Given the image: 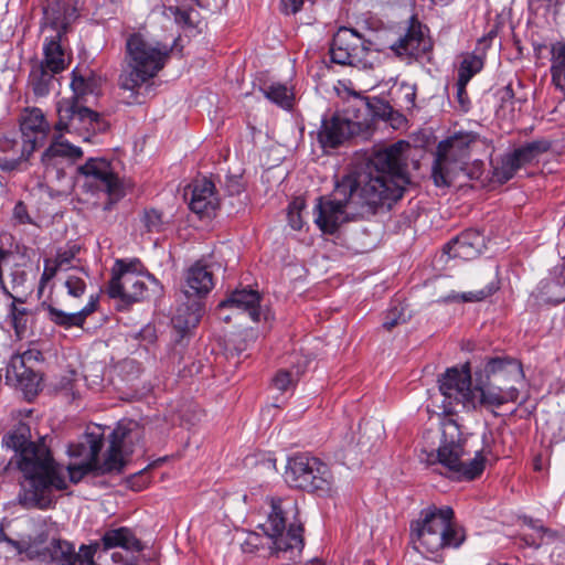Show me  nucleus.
I'll list each match as a JSON object with an SVG mask.
<instances>
[{
    "label": "nucleus",
    "instance_id": "f257e3e1",
    "mask_svg": "<svg viewBox=\"0 0 565 565\" xmlns=\"http://www.w3.org/2000/svg\"><path fill=\"white\" fill-rule=\"evenodd\" d=\"M408 146L406 141H397L379 149L339 179L328 200L318 199L315 207L318 227L334 234L349 221V214H361L363 209L374 213L377 207H391L402 199L409 183L403 154Z\"/></svg>",
    "mask_w": 565,
    "mask_h": 565
},
{
    "label": "nucleus",
    "instance_id": "f03ea898",
    "mask_svg": "<svg viewBox=\"0 0 565 565\" xmlns=\"http://www.w3.org/2000/svg\"><path fill=\"white\" fill-rule=\"evenodd\" d=\"M25 425L9 431L2 445L17 451V463L25 479L21 503L26 508L46 510L55 504L54 492L67 488L63 467L56 462L44 444L29 441Z\"/></svg>",
    "mask_w": 565,
    "mask_h": 565
},
{
    "label": "nucleus",
    "instance_id": "7ed1b4c3",
    "mask_svg": "<svg viewBox=\"0 0 565 565\" xmlns=\"http://www.w3.org/2000/svg\"><path fill=\"white\" fill-rule=\"evenodd\" d=\"M172 46L149 39L141 32H131L125 38L124 57L118 76V86L137 97L139 89L152 81L166 67Z\"/></svg>",
    "mask_w": 565,
    "mask_h": 565
},
{
    "label": "nucleus",
    "instance_id": "20e7f679",
    "mask_svg": "<svg viewBox=\"0 0 565 565\" xmlns=\"http://www.w3.org/2000/svg\"><path fill=\"white\" fill-rule=\"evenodd\" d=\"M409 536L415 550L435 554L444 548H458L466 540L465 530L455 521L448 507L428 505L409 523Z\"/></svg>",
    "mask_w": 565,
    "mask_h": 565
},
{
    "label": "nucleus",
    "instance_id": "39448f33",
    "mask_svg": "<svg viewBox=\"0 0 565 565\" xmlns=\"http://www.w3.org/2000/svg\"><path fill=\"white\" fill-rule=\"evenodd\" d=\"M466 439L459 425L454 419L443 422L440 445L437 449V461L448 472L459 480H473L484 470L486 457L482 450H477L475 457L467 461L462 460L466 455Z\"/></svg>",
    "mask_w": 565,
    "mask_h": 565
},
{
    "label": "nucleus",
    "instance_id": "423d86ee",
    "mask_svg": "<svg viewBox=\"0 0 565 565\" xmlns=\"http://www.w3.org/2000/svg\"><path fill=\"white\" fill-rule=\"evenodd\" d=\"M147 281L151 284L152 291L162 289L160 281L146 270L140 259H116L106 292L113 299L131 305L147 297L149 289Z\"/></svg>",
    "mask_w": 565,
    "mask_h": 565
},
{
    "label": "nucleus",
    "instance_id": "0eeeda50",
    "mask_svg": "<svg viewBox=\"0 0 565 565\" xmlns=\"http://www.w3.org/2000/svg\"><path fill=\"white\" fill-rule=\"evenodd\" d=\"M476 142V134L457 132L438 143L431 167V178L437 186H449L460 172L467 171L471 147Z\"/></svg>",
    "mask_w": 565,
    "mask_h": 565
},
{
    "label": "nucleus",
    "instance_id": "6e6552de",
    "mask_svg": "<svg viewBox=\"0 0 565 565\" xmlns=\"http://www.w3.org/2000/svg\"><path fill=\"white\" fill-rule=\"evenodd\" d=\"M285 479L290 487L320 497L331 495L335 484L331 468L319 458L307 454L295 455L288 459Z\"/></svg>",
    "mask_w": 565,
    "mask_h": 565
},
{
    "label": "nucleus",
    "instance_id": "1a4fd4ad",
    "mask_svg": "<svg viewBox=\"0 0 565 565\" xmlns=\"http://www.w3.org/2000/svg\"><path fill=\"white\" fill-rule=\"evenodd\" d=\"M373 46L374 43L356 30L342 26L333 35L330 58L339 65L371 70L380 62V51Z\"/></svg>",
    "mask_w": 565,
    "mask_h": 565
},
{
    "label": "nucleus",
    "instance_id": "9d476101",
    "mask_svg": "<svg viewBox=\"0 0 565 565\" xmlns=\"http://www.w3.org/2000/svg\"><path fill=\"white\" fill-rule=\"evenodd\" d=\"M270 512L265 523L260 525L264 533L274 539L273 550L286 552L288 550H301L303 547V527L301 524L291 523L285 534L289 515L297 514V504L292 500L270 498Z\"/></svg>",
    "mask_w": 565,
    "mask_h": 565
},
{
    "label": "nucleus",
    "instance_id": "9b49d317",
    "mask_svg": "<svg viewBox=\"0 0 565 565\" xmlns=\"http://www.w3.org/2000/svg\"><path fill=\"white\" fill-rule=\"evenodd\" d=\"M77 181L89 191H102L116 200L122 195V185L111 162L106 158H89L76 169Z\"/></svg>",
    "mask_w": 565,
    "mask_h": 565
},
{
    "label": "nucleus",
    "instance_id": "f8f14e48",
    "mask_svg": "<svg viewBox=\"0 0 565 565\" xmlns=\"http://www.w3.org/2000/svg\"><path fill=\"white\" fill-rule=\"evenodd\" d=\"M439 391L445 397L444 409L446 413H452L455 405H461L469 411L470 399L473 394L471 386V374L468 365L461 369H448L438 380Z\"/></svg>",
    "mask_w": 565,
    "mask_h": 565
},
{
    "label": "nucleus",
    "instance_id": "ddd939ff",
    "mask_svg": "<svg viewBox=\"0 0 565 565\" xmlns=\"http://www.w3.org/2000/svg\"><path fill=\"white\" fill-rule=\"evenodd\" d=\"M428 32V28L416 15H412L403 33L390 49L402 60H418L433 49Z\"/></svg>",
    "mask_w": 565,
    "mask_h": 565
},
{
    "label": "nucleus",
    "instance_id": "4468645a",
    "mask_svg": "<svg viewBox=\"0 0 565 565\" xmlns=\"http://www.w3.org/2000/svg\"><path fill=\"white\" fill-rule=\"evenodd\" d=\"M58 120L55 129L58 131L84 128L86 130H102L99 113L81 104L76 97L63 98L56 105Z\"/></svg>",
    "mask_w": 565,
    "mask_h": 565
},
{
    "label": "nucleus",
    "instance_id": "2eb2a0df",
    "mask_svg": "<svg viewBox=\"0 0 565 565\" xmlns=\"http://www.w3.org/2000/svg\"><path fill=\"white\" fill-rule=\"evenodd\" d=\"M519 395V390L513 385L500 386L493 380L487 381L483 386L473 387L469 409L500 407L503 404L516 402Z\"/></svg>",
    "mask_w": 565,
    "mask_h": 565
},
{
    "label": "nucleus",
    "instance_id": "dca6fc26",
    "mask_svg": "<svg viewBox=\"0 0 565 565\" xmlns=\"http://www.w3.org/2000/svg\"><path fill=\"white\" fill-rule=\"evenodd\" d=\"M260 295L253 289H236L217 306V315L221 320L228 322L231 317L224 315L226 309H234L237 312L246 313L253 321L257 322L260 318Z\"/></svg>",
    "mask_w": 565,
    "mask_h": 565
},
{
    "label": "nucleus",
    "instance_id": "f3484780",
    "mask_svg": "<svg viewBox=\"0 0 565 565\" xmlns=\"http://www.w3.org/2000/svg\"><path fill=\"white\" fill-rule=\"evenodd\" d=\"M189 206L200 217H210L220 206L214 183L206 178L193 180Z\"/></svg>",
    "mask_w": 565,
    "mask_h": 565
},
{
    "label": "nucleus",
    "instance_id": "a211bd4d",
    "mask_svg": "<svg viewBox=\"0 0 565 565\" xmlns=\"http://www.w3.org/2000/svg\"><path fill=\"white\" fill-rule=\"evenodd\" d=\"M356 131L343 119L340 113L324 117L318 131V142L324 149H335Z\"/></svg>",
    "mask_w": 565,
    "mask_h": 565
},
{
    "label": "nucleus",
    "instance_id": "6ab92c4d",
    "mask_svg": "<svg viewBox=\"0 0 565 565\" xmlns=\"http://www.w3.org/2000/svg\"><path fill=\"white\" fill-rule=\"evenodd\" d=\"M486 247L484 236L477 230H467L451 239L445 250L451 258L471 260L477 258Z\"/></svg>",
    "mask_w": 565,
    "mask_h": 565
},
{
    "label": "nucleus",
    "instance_id": "aec40b11",
    "mask_svg": "<svg viewBox=\"0 0 565 565\" xmlns=\"http://www.w3.org/2000/svg\"><path fill=\"white\" fill-rule=\"evenodd\" d=\"M487 381L505 385L520 382L523 377L522 364L510 356L490 358L483 369Z\"/></svg>",
    "mask_w": 565,
    "mask_h": 565
},
{
    "label": "nucleus",
    "instance_id": "412c9836",
    "mask_svg": "<svg viewBox=\"0 0 565 565\" xmlns=\"http://www.w3.org/2000/svg\"><path fill=\"white\" fill-rule=\"evenodd\" d=\"M370 107L369 97L352 92L343 99L342 107L337 113H340L341 117L348 119L350 126L359 131L371 126Z\"/></svg>",
    "mask_w": 565,
    "mask_h": 565
},
{
    "label": "nucleus",
    "instance_id": "4be33fe9",
    "mask_svg": "<svg viewBox=\"0 0 565 565\" xmlns=\"http://www.w3.org/2000/svg\"><path fill=\"white\" fill-rule=\"evenodd\" d=\"M214 287L213 274L201 260L194 263L185 273L182 291L188 299H201Z\"/></svg>",
    "mask_w": 565,
    "mask_h": 565
},
{
    "label": "nucleus",
    "instance_id": "5701e85b",
    "mask_svg": "<svg viewBox=\"0 0 565 565\" xmlns=\"http://www.w3.org/2000/svg\"><path fill=\"white\" fill-rule=\"evenodd\" d=\"M24 150L32 154L49 130V124L40 108L26 109L21 120Z\"/></svg>",
    "mask_w": 565,
    "mask_h": 565
},
{
    "label": "nucleus",
    "instance_id": "b1692460",
    "mask_svg": "<svg viewBox=\"0 0 565 565\" xmlns=\"http://www.w3.org/2000/svg\"><path fill=\"white\" fill-rule=\"evenodd\" d=\"M70 8L60 1H49L43 8L42 31L51 30L52 35L63 38L68 30L71 23Z\"/></svg>",
    "mask_w": 565,
    "mask_h": 565
},
{
    "label": "nucleus",
    "instance_id": "393cba45",
    "mask_svg": "<svg viewBox=\"0 0 565 565\" xmlns=\"http://www.w3.org/2000/svg\"><path fill=\"white\" fill-rule=\"evenodd\" d=\"M127 437V430L117 427L110 434V445L107 450V456L103 463L97 460V473L104 475L113 471L120 472L125 466L124 459V444Z\"/></svg>",
    "mask_w": 565,
    "mask_h": 565
},
{
    "label": "nucleus",
    "instance_id": "a878e982",
    "mask_svg": "<svg viewBox=\"0 0 565 565\" xmlns=\"http://www.w3.org/2000/svg\"><path fill=\"white\" fill-rule=\"evenodd\" d=\"M99 544L105 551L121 547L129 551L140 552L143 548L141 541L136 537L129 527L126 526L107 530L102 536Z\"/></svg>",
    "mask_w": 565,
    "mask_h": 565
},
{
    "label": "nucleus",
    "instance_id": "bb28decb",
    "mask_svg": "<svg viewBox=\"0 0 565 565\" xmlns=\"http://www.w3.org/2000/svg\"><path fill=\"white\" fill-rule=\"evenodd\" d=\"M103 447V436L95 433H85L76 444L68 446L71 457L81 458L84 462L97 465V459Z\"/></svg>",
    "mask_w": 565,
    "mask_h": 565
},
{
    "label": "nucleus",
    "instance_id": "cd10ccee",
    "mask_svg": "<svg viewBox=\"0 0 565 565\" xmlns=\"http://www.w3.org/2000/svg\"><path fill=\"white\" fill-rule=\"evenodd\" d=\"M6 379L9 383L17 385L26 396H34L39 392L41 377L32 369V365L14 369L13 364L7 366Z\"/></svg>",
    "mask_w": 565,
    "mask_h": 565
},
{
    "label": "nucleus",
    "instance_id": "c85d7f7f",
    "mask_svg": "<svg viewBox=\"0 0 565 565\" xmlns=\"http://www.w3.org/2000/svg\"><path fill=\"white\" fill-rule=\"evenodd\" d=\"M60 35L46 36L43 43V60L39 63L53 73H61L67 67L65 52Z\"/></svg>",
    "mask_w": 565,
    "mask_h": 565
},
{
    "label": "nucleus",
    "instance_id": "c756f323",
    "mask_svg": "<svg viewBox=\"0 0 565 565\" xmlns=\"http://www.w3.org/2000/svg\"><path fill=\"white\" fill-rule=\"evenodd\" d=\"M12 302L9 306L7 319L14 330L18 339H23L29 330L32 311L23 307V300L12 295Z\"/></svg>",
    "mask_w": 565,
    "mask_h": 565
},
{
    "label": "nucleus",
    "instance_id": "7c9ffc66",
    "mask_svg": "<svg viewBox=\"0 0 565 565\" xmlns=\"http://www.w3.org/2000/svg\"><path fill=\"white\" fill-rule=\"evenodd\" d=\"M552 82L565 96V41L551 45Z\"/></svg>",
    "mask_w": 565,
    "mask_h": 565
},
{
    "label": "nucleus",
    "instance_id": "2f4dec72",
    "mask_svg": "<svg viewBox=\"0 0 565 565\" xmlns=\"http://www.w3.org/2000/svg\"><path fill=\"white\" fill-rule=\"evenodd\" d=\"M551 147V141L546 139H537L513 149V152L523 168L537 162L540 157L543 153H546Z\"/></svg>",
    "mask_w": 565,
    "mask_h": 565
},
{
    "label": "nucleus",
    "instance_id": "473e14b6",
    "mask_svg": "<svg viewBox=\"0 0 565 565\" xmlns=\"http://www.w3.org/2000/svg\"><path fill=\"white\" fill-rule=\"evenodd\" d=\"M83 156V151L79 147L70 143L67 140L56 139L42 154V162L51 164L54 158H67L76 160Z\"/></svg>",
    "mask_w": 565,
    "mask_h": 565
},
{
    "label": "nucleus",
    "instance_id": "72a5a7b5",
    "mask_svg": "<svg viewBox=\"0 0 565 565\" xmlns=\"http://www.w3.org/2000/svg\"><path fill=\"white\" fill-rule=\"evenodd\" d=\"M56 74L57 73L51 72L43 65H35L29 75V83L34 95L38 97L46 96L50 93L51 85Z\"/></svg>",
    "mask_w": 565,
    "mask_h": 565
},
{
    "label": "nucleus",
    "instance_id": "f704fd0d",
    "mask_svg": "<svg viewBox=\"0 0 565 565\" xmlns=\"http://www.w3.org/2000/svg\"><path fill=\"white\" fill-rule=\"evenodd\" d=\"M526 525L531 532L523 534V541L529 546L540 547L543 544L552 543L557 537V533L555 531L539 524L532 519L526 521Z\"/></svg>",
    "mask_w": 565,
    "mask_h": 565
},
{
    "label": "nucleus",
    "instance_id": "c9c22d12",
    "mask_svg": "<svg viewBox=\"0 0 565 565\" xmlns=\"http://www.w3.org/2000/svg\"><path fill=\"white\" fill-rule=\"evenodd\" d=\"M46 551L52 562H55L60 565L76 564L75 547L73 544L66 541L53 540Z\"/></svg>",
    "mask_w": 565,
    "mask_h": 565
},
{
    "label": "nucleus",
    "instance_id": "e433bc0d",
    "mask_svg": "<svg viewBox=\"0 0 565 565\" xmlns=\"http://www.w3.org/2000/svg\"><path fill=\"white\" fill-rule=\"evenodd\" d=\"M521 168L522 166L512 150L504 153L493 167V178L500 183H505L511 180Z\"/></svg>",
    "mask_w": 565,
    "mask_h": 565
},
{
    "label": "nucleus",
    "instance_id": "4c0bfd02",
    "mask_svg": "<svg viewBox=\"0 0 565 565\" xmlns=\"http://www.w3.org/2000/svg\"><path fill=\"white\" fill-rule=\"evenodd\" d=\"M200 318L201 306L198 302H194L191 308H185L184 312L180 308L178 313L172 318V323L181 335H183L199 324Z\"/></svg>",
    "mask_w": 565,
    "mask_h": 565
},
{
    "label": "nucleus",
    "instance_id": "58836bf2",
    "mask_svg": "<svg viewBox=\"0 0 565 565\" xmlns=\"http://www.w3.org/2000/svg\"><path fill=\"white\" fill-rule=\"evenodd\" d=\"M265 97L284 109L292 107L294 94L281 83H273L262 87Z\"/></svg>",
    "mask_w": 565,
    "mask_h": 565
},
{
    "label": "nucleus",
    "instance_id": "ea45409f",
    "mask_svg": "<svg viewBox=\"0 0 565 565\" xmlns=\"http://www.w3.org/2000/svg\"><path fill=\"white\" fill-rule=\"evenodd\" d=\"M499 289L498 282L492 281L488 284L484 288L476 290V291H469V292H462V294H456L451 292L448 296L443 298V302H455V301H461V302H478L487 299L488 297L492 296L497 290Z\"/></svg>",
    "mask_w": 565,
    "mask_h": 565
},
{
    "label": "nucleus",
    "instance_id": "a19ab883",
    "mask_svg": "<svg viewBox=\"0 0 565 565\" xmlns=\"http://www.w3.org/2000/svg\"><path fill=\"white\" fill-rule=\"evenodd\" d=\"M483 67L482 60L475 55L468 54L461 61L458 68V81L469 83L470 79L478 74Z\"/></svg>",
    "mask_w": 565,
    "mask_h": 565
},
{
    "label": "nucleus",
    "instance_id": "79ce46f5",
    "mask_svg": "<svg viewBox=\"0 0 565 565\" xmlns=\"http://www.w3.org/2000/svg\"><path fill=\"white\" fill-rule=\"evenodd\" d=\"M369 103H370V115H371V125L373 124V121L375 119H383V120H391L393 121L394 120V115H396L398 118H401L402 116L397 113L394 111V109L392 108V106L381 99V98H377V97H373V98H369Z\"/></svg>",
    "mask_w": 565,
    "mask_h": 565
},
{
    "label": "nucleus",
    "instance_id": "37998d69",
    "mask_svg": "<svg viewBox=\"0 0 565 565\" xmlns=\"http://www.w3.org/2000/svg\"><path fill=\"white\" fill-rule=\"evenodd\" d=\"M140 221L148 233H159L163 230V214L156 209H145Z\"/></svg>",
    "mask_w": 565,
    "mask_h": 565
},
{
    "label": "nucleus",
    "instance_id": "c03bdc74",
    "mask_svg": "<svg viewBox=\"0 0 565 565\" xmlns=\"http://www.w3.org/2000/svg\"><path fill=\"white\" fill-rule=\"evenodd\" d=\"M45 310L47 311V317H49L50 321H52L56 326L63 327L65 329H70L72 327H78V322H77L75 312L67 313L61 309H57L56 307H54L52 305H47L45 307Z\"/></svg>",
    "mask_w": 565,
    "mask_h": 565
},
{
    "label": "nucleus",
    "instance_id": "a18cd8bd",
    "mask_svg": "<svg viewBox=\"0 0 565 565\" xmlns=\"http://www.w3.org/2000/svg\"><path fill=\"white\" fill-rule=\"evenodd\" d=\"M43 354L42 352L36 348H29L28 350L23 351L22 353L14 354L9 364H13L14 369H22V366L28 365H34L35 363H39L43 361Z\"/></svg>",
    "mask_w": 565,
    "mask_h": 565
},
{
    "label": "nucleus",
    "instance_id": "49530a36",
    "mask_svg": "<svg viewBox=\"0 0 565 565\" xmlns=\"http://www.w3.org/2000/svg\"><path fill=\"white\" fill-rule=\"evenodd\" d=\"M71 87L74 93L73 97H76L79 100L82 96L88 93H93L96 87V81L92 76L85 77L81 74H77L76 71H73Z\"/></svg>",
    "mask_w": 565,
    "mask_h": 565
},
{
    "label": "nucleus",
    "instance_id": "de8ad7c7",
    "mask_svg": "<svg viewBox=\"0 0 565 565\" xmlns=\"http://www.w3.org/2000/svg\"><path fill=\"white\" fill-rule=\"evenodd\" d=\"M79 246L76 244H67L56 250V255L52 260L56 264L57 267L64 269L76 257V255L79 253Z\"/></svg>",
    "mask_w": 565,
    "mask_h": 565
},
{
    "label": "nucleus",
    "instance_id": "09e8293b",
    "mask_svg": "<svg viewBox=\"0 0 565 565\" xmlns=\"http://www.w3.org/2000/svg\"><path fill=\"white\" fill-rule=\"evenodd\" d=\"M7 543L11 545L13 548L17 550V553L19 555H25L26 558L33 559L38 557H42V559H45L46 553H41L40 550L35 544L26 543V542H20L12 539H6Z\"/></svg>",
    "mask_w": 565,
    "mask_h": 565
},
{
    "label": "nucleus",
    "instance_id": "8fccbe9b",
    "mask_svg": "<svg viewBox=\"0 0 565 565\" xmlns=\"http://www.w3.org/2000/svg\"><path fill=\"white\" fill-rule=\"evenodd\" d=\"M405 322L406 318L404 313V308L401 307L399 305H395L386 311L382 327L385 330L391 331L396 326Z\"/></svg>",
    "mask_w": 565,
    "mask_h": 565
},
{
    "label": "nucleus",
    "instance_id": "3c124183",
    "mask_svg": "<svg viewBox=\"0 0 565 565\" xmlns=\"http://www.w3.org/2000/svg\"><path fill=\"white\" fill-rule=\"evenodd\" d=\"M305 205L303 199L296 198L288 206V222L294 230H301L302 227L301 211Z\"/></svg>",
    "mask_w": 565,
    "mask_h": 565
},
{
    "label": "nucleus",
    "instance_id": "603ef678",
    "mask_svg": "<svg viewBox=\"0 0 565 565\" xmlns=\"http://www.w3.org/2000/svg\"><path fill=\"white\" fill-rule=\"evenodd\" d=\"M67 294L74 298H81L86 290V281L84 277L76 274H70L64 282Z\"/></svg>",
    "mask_w": 565,
    "mask_h": 565
},
{
    "label": "nucleus",
    "instance_id": "864d4df0",
    "mask_svg": "<svg viewBox=\"0 0 565 565\" xmlns=\"http://www.w3.org/2000/svg\"><path fill=\"white\" fill-rule=\"evenodd\" d=\"M67 470L71 482L78 483L87 473L97 472V465L82 461L78 465H70Z\"/></svg>",
    "mask_w": 565,
    "mask_h": 565
},
{
    "label": "nucleus",
    "instance_id": "5fc2aeb1",
    "mask_svg": "<svg viewBox=\"0 0 565 565\" xmlns=\"http://www.w3.org/2000/svg\"><path fill=\"white\" fill-rule=\"evenodd\" d=\"M58 270H62V269L60 267H57L56 264L52 259L46 258L44 260L43 273H42L40 281H39V294L43 292L46 285L56 276Z\"/></svg>",
    "mask_w": 565,
    "mask_h": 565
},
{
    "label": "nucleus",
    "instance_id": "6e6d98bb",
    "mask_svg": "<svg viewBox=\"0 0 565 565\" xmlns=\"http://www.w3.org/2000/svg\"><path fill=\"white\" fill-rule=\"evenodd\" d=\"M99 545L100 544L98 542L92 545H82L79 552L76 553L75 565H96L94 562V555Z\"/></svg>",
    "mask_w": 565,
    "mask_h": 565
},
{
    "label": "nucleus",
    "instance_id": "4d7b16f0",
    "mask_svg": "<svg viewBox=\"0 0 565 565\" xmlns=\"http://www.w3.org/2000/svg\"><path fill=\"white\" fill-rule=\"evenodd\" d=\"M294 374L290 371H278L273 379L274 386L280 392H286L295 383Z\"/></svg>",
    "mask_w": 565,
    "mask_h": 565
},
{
    "label": "nucleus",
    "instance_id": "13d9d810",
    "mask_svg": "<svg viewBox=\"0 0 565 565\" xmlns=\"http://www.w3.org/2000/svg\"><path fill=\"white\" fill-rule=\"evenodd\" d=\"M169 12L173 15L174 21L183 26H193L191 19L192 10L182 9L180 7H169Z\"/></svg>",
    "mask_w": 565,
    "mask_h": 565
},
{
    "label": "nucleus",
    "instance_id": "bf43d9fd",
    "mask_svg": "<svg viewBox=\"0 0 565 565\" xmlns=\"http://www.w3.org/2000/svg\"><path fill=\"white\" fill-rule=\"evenodd\" d=\"M468 83L461 82L457 79L456 83V98L460 108L467 111L470 108V98L467 93Z\"/></svg>",
    "mask_w": 565,
    "mask_h": 565
},
{
    "label": "nucleus",
    "instance_id": "052dcab7",
    "mask_svg": "<svg viewBox=\"0 0 565 565\" xmlns=\"http://www.w3.org/2000/svg\"><path fill=\"white\" fill-rule=\"evenodd\" d=\"M398 92L403 96L404 105L407 109L413 108L415 106L416 98V88L414 85L403 83L401 84Z\"/></svg>",
    "mask_w": 565,
    "mask_h": 565
},
{
    "label": "nucleus",
    "instance_id": "680f3d73",
    "mask_svg": "<svg viewBox=\"0 0 565 565\" xmlns=\"http://www.w3.org/2000/svg\"><path fill=\"white\" fill-rule=\"evenodd\" d=\"M13 218L19 224H34L33 218L28 212V207L23 201H19L13 209Z\"/></svg>",
    "mask_w": 565,
    "mask_h": 565
},
{
    "label": "nucleus",
    "instance_id": "e2e57ef3",
    "mask_svg": "<svg viewBox=\"0 0 565 565\" xmlns=\"http://www.w3.org/2000/svg\"><path fill=\"white\" fill-rule=\"evenodd\" d=\"M98 297L92 296L88 303L79 311L75 312L78 327H83L86 318L97 309Z\"/></svg>",
    "mask_w": 565,
    "mask_h": 565
},
{
    "label": "nucleus",
    "instance_id": "0e129e2a",
    "mask_svg": "<svg viewBox=\"0 0 565 565\" xmlns=\"http://www.w3.org/2000/svg\"><path fill=\"white\" fill-rule=\"evenodd\" d=\"M11 250L3 248L0 246V290L7 296L12 297L11 291L8 289L4 277H3V265L8 262L11 256Z\"/></svg>",
    "mask_w": 565,
    "mask_h": 565
},
{
    "label": "nucleus",
    "instance_id": "69168bd1",
    "mask_svg": "<svg viewBox=\"0 0 565 565\" xmlns=\"http://www.w3.org/2000/svg\"><path fill=\"white\" fill-rule=\"evenodd\" d=\"M31 154L28 153V149L24 150V147L22 148V154L20 158L18 159H11V160H6L3 162V164L1 166V168L6 171H13V170H19V169H22V164H24L29 157Z\"/></svg>",
    "mask_w": 565,
    "mask_h": 565
},
{
    "label": "nucleus",
    "instance_id": "338daca9",
    "mask_svg": "<svg viewBox=\"0 0 565 565\" xmlns=\"http://www.w3.org/2000/svg\"><path fill=\"white\" fill-rule=\"evenodd\" d=\"M303 0H280V10L285 14H295L302 8Z\"/></svg>",
    "mask_w": 565,
    "mask_h": 565
},
{
    "label": "nucleus",
    "instance_id": "774afa93",
    "mask_svg": "<svg viewBox=\"0 0 565 565\" xmlns=\"http://www.w3.org/2000/svg\"><path fill=\"white\" fill-rule=\"evenodd\" d=\"M499 100L501 102V106L505 104H512L514 99V92L511 84L505 85L497 93Z\"/></svg>",
    "mask_w": 565,
    "mask_h": 565
}]
</instances>
